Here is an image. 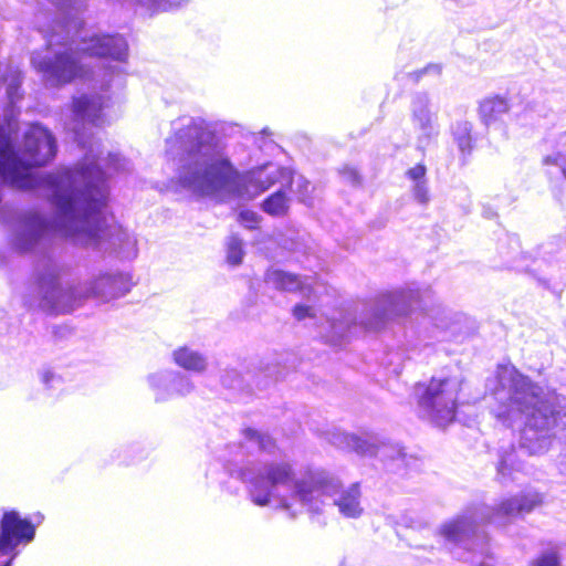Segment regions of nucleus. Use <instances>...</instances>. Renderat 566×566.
Wrapping results in <instances>:
<instances>
[{
  "instance_id": "28",
  "label": "nucleus",
  "mask_w": 566,
  "mask_h": 566,
  "mask_svg": "<svg viewBox=\"0 0 566 566\" xmlns=\"http://www.w3.org/2000/svg\"><path fill=\"white\" fill-rule=\"evenodd\" d=\"M426 175H427V168L422 164H417L416 166L409 168L406 171V177L409 180H411L413 184L427 181Z\"/></svg>"
},
{
  "instance_id": "2",
  "label": "nucleus",
  "mask_w": 566,
  "mask_h": 566,
  "mask_svg": "<svg viewBox=\"0 0 566 566\" xmlns=\"http://www.w3.org/2000/svg\"><path fill=\"white\" fill-rule=\"evenodd\" d=\"M174 136L166 139V154L172 161L171 184L197 196L230 193L252 199L279 184H290L291 170L273 163L240 174L223 140L201 117L184 116L172 122Z\"/></svg>"
},
{
  "instance_id": "11",
  "label": "nucleus",
  "mask_w": 566,
  "mask_h": 566,
  "mask_svg": "<svg viewBox=\"0 0 566 566\" xmlns=\"http://www.w3.org/2000/svg\"><path fill=\"white\" fill-rule=\"evenodd\" d=\"M564 247L563 238H549L538 247L536 258L525 269L547 289L553 281L562 279L563 266L559 255Z\"/></svg>"
},
{
  "instance_id": "22",
  "label": "nucleus",
  "mask_w": 566,
  "mask_h": 566,
  "mask_svg": "<svg viewBox=\"0 0 566 566\" xmlns=\"http://www.w3.org/2000/svg\"><path fill=\"white\" fill-rule=\"evenodd\" d=\"M291 180L292 181L290 184H286L284 181L283 186L285 188H291L292 186H295V191L298 195V199L302 202H304L305 205L312 206L313 200H312V197L310 196V192H311L310 188L312 187L311 182L303 176L294 177L292 172H291Z\"/></svg>"
},
{
  "instance_id": "18",
  "label": "nucleus",
  "mask_w": 566,
  "mask_h": 566,
  "mask_svg": "<svg viewBox=\"0 0 566 566\" xmlns=\"http://www.w3.org/2000/svg\"><path fill=\"white\" fill-rule=\"evenodd\" d=\"M289 205L290 198L287 197L286 188L280 186L277 191L262 202V210L270 216L280 217L287 212Z\"/></svg>"
},
{
  "instance_id": "14",
  "label": "nucleus",
  "mask_w": 566,
  "mask_h": 566,
  "mask_svg": "<svg viewBox=\"0 0 566 566\" xmlns=\"http://www.w3.org/2000/svg\"><path fill=\"white\" fill-rule=\"evenodd\" d=\"M174 363L190 373L202 374L207 370L208 356L192 347L181 346L171 354Z\"/></svg>"
},
{
  "instance_id": "20",
  "label": "nucleus",
  "mask_w": 566,
  "mask_h": 566,
  "mask_svg": "<svg viewBox=\"0 0 566 566\" xmlns=\"http://www.w3.org/2000/svg\"><path fill=\"white\" fill-rule=\"evenodd\" d=\"M453 138L458 145L459 150L465 155L472 150V124L469 122H458L453 126Z\"/></svg>"
},
{
  "instance_id": "27",
  "label": "nucleus",
  "mask_w": 566,
  "mask_h": 566,
  "mask_svg": "<svg viewBox=\"0 0 566 566\" xmlns=\"http://www.w3.org/2000/svg\"><path fill=\"white\" fill-rule=\"evenodd\" d=\"M543 165L558 167L562 175L566 179V153H555L545 156L543 158Z\"/></svg>"
},
{
  "instance_id": "35",
  "label": "nucleus",
  "mask_w": 566,
  "mask_h": 566,
  "mask_svg": "<svg viewBox=\"0 0 566 566\" xmlns=\"http://www.w3.org/2000/svg\"><path fill=\"white\" fill-rule=\"evenodd\" d=\"M429 70H434L437 73L440 72V67L438 65H431V66H428V67H424L420 71H417L415 73H410V76L417 82L419 81V78L426 74Z\"/></svg>"
},
{
  "instance_id": "36",
  "label": "nucleus",
  "mask_w": 566,
  "mask_h": 566,
  "mask_svg": "<svg viewBox=\"0 0 566 566\" xmlns=\"http://www.w3.org/2000/svg\"><path fill=\"white\" fill-rule=\"evenodd\" d=\"M558 464L560 471L566 474V453L560 455Z\"/></svg>"
},
{
  "instance_id": "39",
  "label": "nucleus",
  "mask_w": 566,
  "mask_h": 566,
  "mask_svg": "<svg viewBox=\"0 0 566 566\" xmlns=\"http://www.w3.org/2000/svg\"><path fill=\"white\" fill-rule=\"evenodd\" d=\"M42 520H43V516L39 514L38 518H36V523L40 524L42 522Z\"/></svg>"
},
{
  "instance_id": "8",
  "label": "nucleus",
  "mask_w": 566,
  "mask_h": 566,
  "mask_svg": "<svg viewBox=\"0 0 566 566\" xmlns=\"http://www.w3.org/2000/svg\"><path fill=\"white\" fill-rule=\"evenodd\" d=\"M328 440L337 448L352 450L360 455L376 457L395 473L403 469L408 462L407 454L399 444L386 442L375 433L366 432L357 436L335 430L329 433Z\"/></svg>"
},
{
  "instance_id": "38",
  "label": "nucleus",
  "mask_w": 566,
  "mask_h": 566,
  "mask_svg": "<svg viewBox=\"0 0 566 566\" xmlns=\"http://www.w3.org/2000/svg\"><path fill=\"white\" fill-rule=\"evenodd\" d=\"M436 327L439 329V328H446L447 325H444L442 322L441 323H434Z\"/></svg>"
},
{
  "instance_id": "9",
  "label": "nucleus",
  "mask_w": 566,
  "mask_h": 566,
  "mask_svg": "<svg viewBox=\"0 0 566 566\" xmlns=\"http://www.w3.org/2000/svg\"><path fill=\"white\" fill-rule=\"evenodd\" d=\"M35 527L28 518H22L17 511L4 512L0 522V554L11 557L2 566H11L17 557L19 545H27L34 539Z\"/></svg>"
},
{
  "instance_id": "34",
  "label": "nucleus",
  "mask_w": 566,
  "mask_h": 566,
  "mask_svg": "<svg viewBox=\"0 0 566 566\" xmlns=\"http://www.w3.org/2000/svg\"><path fill=\"white\" fill-rule=\"evenodd\" d=\"M343 176H344L345 179H347L353 185H356V184L360 182V177H359L358 172L354 168L346 167L343 170Z\"/></svg>"
},
{
  "instance_id": "21",
  "label": "nucleus",
  "mask_w": 566,
  "mask_h": 566,
  "mask_svg": "<svg viewBox=\"0 0 566 566\" xmlns=\"http://www.w3.org/2000/svg\"><path fill=\"white\" fill-rule=\"evenodd\" d=\"M138 3L146 8L150 14L157 13V12H166V11H172L180 7H182L185 3H187V0H137Z\"/></svg>"
},
{
  "instance_id": "13",
  "label": "nucleus",
  "mask_w": 566,
  "mask_h": 566,
  "mask_svg": "<svg viewBox=\"0 0 566 566\" xmlns=\"http://www.w3.org/2000/svg\"><path fill=\"white\" fill-rule=\"evenodd\" d=\"M516 450L512 444L499 450V460L496 462V479L506 485L516 480V474L523 471V464L517 459Z\"/></svg>"
},
{
  "instance_id": "10",
  "label": "nucleus",
  "mask_w": 566,
  "mask_h": 566,
  "mask_svg": "<svg viewBox=\"0 0 566 566\" xmlns=\"http://www.w3.org/2000/svg\"><path fill=\"white\" fill-rule=\"evenodd\" d=\"M410 118L417 133V148L424 150L439 135L437 112L432 109L428 93H415L410 102Z\"/></svg>"
},
{
  "instance_id": "1",
  "label": "nucleus",
  "mask_w": 566,
  "mask_h": 566,
  "mask_svg": "<svg viewBox=\"0 0 566 566\" xmlns=\"http://www.w3.org/2000/svg\"><path fill=\"white\" fill-rule=\"evenodd\" d=\"M279 452L270 436L248 428L243 430V441L228 447L224 469L230 476L247 483L255 505L277 502L293 516L303 510L323 514L328 507H337L346 518L361 516L358 483L343 488L337 476L321 468L307 467L296 472L290 461L276 459Z\"/></svg>"
},
{
  "instance_id": "32",
  "label": "nucleus",
  "mask_w": 566,
  "mask_h": 566,
  "mask_svg": "<svg viewBox=\"0 0 566 566\" xmlns=\"http://www.w3.org/2000/svg\"><path fill=\"white\" fill-rule=\"evenodd\" d=\"M20 83V80L14 77L7 87V95L11 104H14L21 97L19 94Z\"/></svg>"
},
{
  "instance_id": "15",
  "label": "nucleus",
  "mask_w": 566,
  "mask_h": 566,
  "mask_svg": "<svg viewBox=\"0 0 566 566\" xmlns=\"http://www.w3.org/2000/svg\"><path fill=\"white\" fill-rule=\"evenodd\" d=\"M264 282L266 285L279 291L295 292L300 290L304 294L311 292L310 285L302 282L297 275L279 269L268 270Z\"/></svg>"
},
{
  "instance_id": "25",
  "label": "nucleus",
  "mask_w": 566,
  "mask_h": 566,
  "mask_svg": "<svg viewBox=\"0 0 566 566\" xmlns=\"http://www.w3.org/2000/svg\"><path fill=\"white\" fill-rule=\"evenodd\" d=\"M243 259L242 240L231 235L227 241V260L232 265H239Z\"/></svg>"
},
{
  "instance_id": "37",
  "label": "nucleus",
  "mask_w": 566,
  "mask_h": 566,
  "mask_svg": "<svg viewBox=\"0 0 566 566\" xmlns=\"http://www.w3.org/2000/svg\"><path fill=\"white\" fill-rule=\"evenodd\" d=\"M496 213L494 211H492L490 208H484L483 209V216L488 219H491L495 216Z\"/></svg>"
},
{
  "instance_id": "12",
  "label": "nucleus",
  "mask_w": 566,
  "mask_h": 566,
  "mask_svg": "<svg viewBox=\"0 0 566 566\" xmlns=\"http://www.w3.org/2000/svg\"><path fill=\"white\" fill-rule=\"evenodd\" d=\"M277 378L274 368L269 366L264 369L261 368L258 374L249 371L245 376L234 368H228L221 376V384L226 388L239 391L250 390L252 384H254L258 389L262 390Z\"/></svg>"
},
{
  "instance_id": "33",
  "label": "nucleus",
  "mask_w": 566,
  "mask_h": 566,
  "mask_svg": "<svg viewBox=\"0 0 566 566\" xmlns=\"http://www.w3.org/2000/svg\"><path fill=\"white\" fill-rule=\"evenodd\" d=\"M402 523L407 527L416 528V530H422V528H426V526H427V522H424L418 517L411 516L409 514H406L402 516Z\"/></svg>"
},
{
  "instance_id": "26",
  "label": "nucleus",
  "mask_w": 566,
  "mask_h": 566,
  "mask_svg": "<svg viewBox=\"0 0 566 566\" xmlns=\"http://www.w3.org/2000/svg\"><path fill=\"white\" fill-rule=\"evenodd\" d=\"M413 199L421 206H426L430 201L428 181L415 182L411 186Z\"/></svg>"
},
{
  "instance_id": "30",
  "label": "nucleus",
  "mask_w": 566,
  "mask_h": 566,
  "mask_svg": "<svg viewBox=\"0 0 566 566\" xmlns=\"http://www.w3.org/2000/svg\"><path fill=\"white\" fill-rule=\"evenodd\" d=\"M293 315L297 321H303L305 318H315V313L313 307L308 305L297 304L293 308Z\"/></svg>"
},
{
  "instance_id": "7",
  "label": "nucleus",
  "mask_w": 566,
  "mask_h": 566,
  "mask_svg": "<svg viewBox=\"0 0 566 566\" xmlns=\"http://www.w3.org/2000/svg\"><path fill=\"white\" fill-rule=\"evenodd\" d=\"M461 379L457 376H434L429 382L415 386L418 413L437 427H446L455 418Z\"/></svg>"
},
{
  "instance_id": "40",
  "label": "nucleus",
  "mask_w": 566,
  "mask_h": 566,
  "mask_svg": "<svg viewBox=\"0 0 566 566\" xmlns=\"http://www.w3.org/2000/svg\"><path fill=\"white\" fill-rule=\"evenodd\" d=\"M3 263V256L0 254V264Z\"/></svg>"
},
{
  "instance_id": "23",
  "label": "nucleus",
  "mask_w": 566,
  "mask_h": 566,
  "mask_svg": "<svg viewBox=\"0 0 566 566\" xmlns=\"http://www.w3.org/2000/svg\"><path fill=\"white\" fill-rule=\"evenodd\" d=\"M528 566H560L559 547L553 546L533 558Z\"/></svg>"
},
{
  "instance_id": "16",
  "label": "nucleus",
  "mask_w": 566,
  "mask_h": 566,
  "mask_svg": "<svg viewBox=\"0 0 566 566\" xmlns=\"http://www.w3.org/2000/svg\"><path fill=\"white\" fill-rule=\"evenodd\" d=\"M510 109L506 98L502 96H493L484 98L480 104V116L485 125L500 119Z\"/></svg>"
},
{
  "instance_id": "29",
  "label": "nucleus",
  "mask_w": 566,
  "mask_h": 566,
  "mask_svg": "<svg viewBox=\"0 0 566 566\" xmlns=\"http://www.w3.org/2000/svg\"><path fill=\"white\" fill-rule=\"evenodd\" d=\"M260 217L256 212L251 210H242L239 213V221L247 228L253 229L259 223Z\"/></svg>"
},
{
  "instance_id": "19",
  "label": "nucleus",
  "mask_w": 566,
  "mask_h": 566,
  "mask_svg": "<svg viewBox=\"0 0 566 566\" xmlns=\"http://www.w3.org/2000/svg\"><path fill=\"white\" fill-rule=\"evenodd\" d=\"M169 400L175 397H185L195 390V384L188 375H185L177 370L169 369Z\"/></svg>"
},
{
  "instance_id": "3",
  "label": "nucleus",
  "mask_w": 566,
  "mask_h": 566,
  "mask_svg": "<svg viewBox=\"0 0 566 566\" xmlns=\"http://www.w3.org/2000/svg\"><path fill=\"white\" fill-rule=\"evenodd\" d=\"M54 234L51 221L39 212L22 214L12 228L9 245L18 254H41L36 261L29 293L24 301L29 307L48 313H67L81 302L95 298L106 303L120 298L134 286L129 272L108 270L83 284L63 286L64 266L50 251Z\"/></svg>"
},
{
  "instance_id": "6",
  "label": "nucleus",
  "mask_w": 566,
  "mask_h": 566,
  "mask_svg": "<svg viewBox=\"0 0 566 566\" xmlns=\"http://www.w3.org/2000/svg\"><path fill=\"white\" fill-rule=\"evenodd\" d=\"M411 307V295L405 291L382 294L364 303L359 315L346 308L327 317L321 327V335L327 343L339 344L350 336L364 332H378L395 317L406 315Z\"/></svg>"
},
{
  "instance_id": "5",
  "label": "nucleus",
  "mask_w": 566,
  "mask_h": 566,
  "mask_svg": "<svg viewBox=\"0 0 566 566\" xmlns=\"http://www.w3.org/2000/svg\"><path fill=\"white\" fill-rule=\"evenodd\" d=\"M542 503V495L534 490H526L511 497L501 500L495 506L479 504L470 506L462 514L443 523L437 531L448 543L474 551L482 547L485 534L482 525L493 523L505 525L512 518L532 512Z\"/></svg>"
},
{
  "instance_id": "31",
  "label": "nucleus",
  "mask_w": 566,
  "mask_h": 566,
  "mask_svg": "<svg viewBox=\"0 0 566 566\" xmlns=\"http://www.w3.org/2000/svg\"><path fill=\"white\" fill-rule=\"evenodd\" d=\"M40 375L41 381L46 388H55L61 384V378L50 369H43Z\"/></svg>"
},
{
  "instance_id": "4",
  "label": "nucleus",
  "mask_w": 566,
  "mask_h": 566,
  "mask_svg": "<svg viewBox=\"0 0 566 566\" xmlns=\"http://www.w3.org/2000/svg\"><path fill=\"white\" fill-rule=\"evenodd\" d=\"M488 387L496 401L493 413L503 426L524 421L520 449L530 455L547 452L555 428L559 422L565 426L566 397L543 388L512 365H500Z\"/></svg>"
},
{
  "instance_id": "17",
  "label": "nucleus",
  "mask_w": 566,
  "mask_h": 566,
  "mask_svg": "<svg viewBox=\"0 0 566 566\" xmlns=\"http://www.w3.org/2000/svg\"><path fill=\"white\" fill-rule=\"evenodd\" d=\"M147 384L150 390L154 392L155 400L157 402H164L169 400V386H170V376L169 369L158 370L155 373H150L146 377Z\"/></svg>"
},
{
  "instance_id": "24",
  "label": "nucleus",
  "mask_w": 566,
  "mask_h": 566,
  "mask_svg": "<svg viewBox=\"0 0 566 566\" xmlns=\"http://www.w3.org/2000/svg\"><path fill=\"white\" fill-rule=\"evenodd\" d=\"M52 3L61 11L65 19L76 20L77 13L83 8L82 0H51ZM74 25H77V21H74Z\"/></svg>"
}]
</instances>
